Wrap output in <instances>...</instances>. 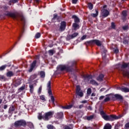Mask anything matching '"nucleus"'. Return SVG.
Returning <instances> with one entry per match:
<instances>
[{"mask_svg":"<svg viewBox=\"0 0 129 129\" xmlns=\"http://www.w3.org/2000/svg\"><path fill=\"white\" fill-rule=\"evenodd\" d=\"M40 77L41 78H45V72H43V71L40 72Z\"/></svg>","mask_w":129,"mask_h":129,"instance_id":"7c9ffc66","label":"nucleus"},{"mask_svg":"<svg viewBox=\"0 0 129 129\" xmlns=\"http://www.w3.org/2000/svg\"><path fill=\"white\" fill-rule=\"evenodd\" d=\"M116 126H119V123H117V124L115 126V127H116Z\"/></svg>","mask_w":129,"mask_h":129,"instance_id":"774afa93","label":"nucleus"},{"mask_svg":"<svg viewBox=\"0 0 129 129\" xmlns=\"http://www.w3.org/2000/svg\"><path fill=\"white\" fill-rule=\"evenodd\" d=\"M35 1L36 2V3L37 4H39V2H40V0H35Z\"/></svg>","mask_w":129,"mask_h":129,"instance_id":"338daca9","label":"nucleus"},{"mask_svg":"<svg viewBox=\"0 0 129 129\" xmlns=\"http://www.w3.org/2000/svg\"><path fill=\"white\" fill-rule=\"evenodd\" d=\"M7 67L8 66L7 64L1 66L0 67V71H3V70H5Z\"/></svg>","mask_w":129,"mask_h":129,"instance_id":"c756f323","label":"nucleus"},{"mask_svg":"<svg viewBox=\"0 0 129 129\" xmlns=\"http://www.w3.org/2000/svg\"><path fill=\"white\" fill-rule=\"evenodd\" d=\"M40 37H41V34L40 33H37L36 35H35V38L36 39H39V38H40Z\"/></svg>","mask_w":129,"mask_h":129,"instance_id":"ea45409f","label":"nucleus"},{"mask_svg":"<svg viewBox=\"0 0 129 129\" xmlns=\"http://www.w3.org/2000/svg\"><path fill=\"white\" fill-rule=\"evenodd\" d=\"M76 61H72L70 63V64L71 65V67L66 65H60L58 66V69L59 70H60V71H66L67 72H71V71H72L73 69L72 67H74V66H76Z\"/></svg>","mask_w":129,"mask_h":129,"instance_id":"f03ea898","label":"nucleus"},{"mask_svg":"<svg viewBox=\"0 0 129 129\" xmlns=\"http://www.w3.org/2000/svg\"><path fill=\"white\" fill-rule=\"evenodd\" d=\"M25 88H26V87H25V86H22V87L19 89V92H21V91H23V90H24Z\"/></svg>","mask_w":129,"mask_h":129,"instance_id":"58836bf2","label":"nucleus"},{"mask_svg":"<svg viewBox=\"0 0 129 129\" xmlns=\"http://www.w3.org/2000/svg\"><path fill=\"white\" fill-rule=\"evenodd\" d=\"M36 64H37V60H34L30 65V68L29 70V72H32L34 69L36 67Z\"/></svg>","mask_w":129,"mask_h":129,"instance_id":"4468645a","label":"nucleus"},{"mask_svg":"<svg viewBox=\"0 0 129 129\" xmlns=\"http://www.w3.org/2000/svg\"><path fill=\"white\" fill-rule=\"evenodd\" d=\"M38 119H41L42 118H44V117H43V116L42 115V113H39L38 114Z\"/></svg>","mask_w":129,"mask_h":129,"instance_id":"c9c22d12","label":"nucleus"},{"mask_svg":"<svg viewBox=\"0 0 129 129\" xmlns=\"http://www.w3.org/2000/svg\"><path fill=\"white\" fill-rule=\"evenodd\" d=\"M14 111H15V107H14V106H11L9 110V113H13V112H14Z\"/></svg>","mask_w":129,"mask_h":129,"instance_id":"393cba45","label":"nucleus"},{"mask_svg":"<svg viewBox=\"0 0 129 129\" xmlns=\"http://www.w3.org/2000/svg\"><path fill=\"white\" fill-rule=\"evenodd\" d=\"M104 77V76L103 74H101L97 78V80H98V81H102Z\"/></svg>","mask_w":129,"mask_h":129,"instance_id":"412c9836","label":"nucleus"},{"mask_svg":"<svg viewBox=\"0 0 129 129\" xmlns=\"http://www.w3.org/2000/svg\"><path fill=\"white\" fill-rule=\"evenodd\" d=\"M101 15L103 18H106L109 15V12L105 9H103L101 10Z\"/></svg>","mask_w":129,"mask_h":129,"instance_id":"9d476101","label":"nucleus"},{"mask_svg":"<svg viewBox=\"0 0 129 129\" xmlns=\"http://www.w3.org/2000/svg\"><path fill=\"white\" fill-rule=\"evenodd\" d=\"M19 0H12V2L14 4H16V3H18V1Z\"/></svg>","mask_w":129,"mask_h":129,"instance_id":"4d7b16f0","label":"nucleus"},{"mask_svg":"<svg viewBox=\"0 0 129 129\" xmlns=\"http://www.w3.org/2000/svg\"><path fill=\"white\" fill-rule=\"evenodd\" d=\"M83 129H93L92 127L89 126V127H87V126H84L83 127Z\"/></svg>","mask_w":129,"mask_h":129,"instance_id":"09e8293b","label":"nucleus"},{"mask_svg":"<svg viewBox=\"0 0 129 129\" xmlns=\"http://www.w3.org/2000/svg\"><path fill=\"white\" fill-rule=\"evenodd\" d=\"M91 84H93V85H98V84L96 81H94V80H91L90 81Z\"/></svg>","mask_w":129,"mask_h":129,"instance_id":"cd10ccee","label":"nucleus"},{"mask_svg":"<svg viewBox=\"0 0 129 129\" xmlns=\"http://www.w3.org/2000/svg\"><path fill=\"white\" fill-rule=\"evenodd\" d=\"M110 100V98L109 97H106L104 100V102H107V101H109Z\"/></svg>","mask_w":129,"mask_h":129,"instance_id":"79ce46f5","label":"nucleus"},{"mask_svg":"<svg viewBox=\"0 0 129 129\" xmlns=\"http://www.w3.org/2000/svg\"><path fill=\"white\" fill-rule=\"evenodd\" d=\"M88 7L89 10H92V9H93V5H92L91 3H89L88 4Z\"/></svg>","mask_w":129,"mask_h":129,"instance_id":"72a5a7b5","label":"nucleus"},{"mask_svg":"<svg viewBox=\"0 0 129 129\" xmlns=\"http://www.w3.org/2000/svg\"><path fill=\"white\" fill-rule=\"evenodd\" d=\"M15 127H20V126H26L27 122L24 120H20L15 121L14 123Z\"/></svg>","mask_w":129,"mask_h":129,"instance_id":"423d86ee","label":"nucleus"},{"mask_svg":"<svg viewBox=\"0 0 129 129\" xmlns=\"http://www.w3.org/2000/svg\"><path fill=\"white\" fill-rule=\"evenodd\" d=\"M39 58H40L39 55H36L35 57V59H39Z\"/></svg>","mask_w":129,"mask_h":129,"instance_id":"0e129e2a","label":"nucleus"},{"mask_svg":"<svg viewBox=\"0 0 129 129\" xmlns=\"http://www.w3.org/2000/svg\"><path fill=\"white\" fill-rule=\"evenodd\" d=\"M30 87V90L31 93H33V91H34V85H30L29 86Z\"/></svg>","mask_w":129,"mask_h":129,"instance_id":"2f4dec72","label":"nucleus"},{"mask_svg":"<svg viewBox=\"0 0 129 129\" xmlns=\"http://www.w3.org/2000/svg\"><path fill=\"white\" fill-rule=\"evenodd\" d=\"M6 75H7V77H12V76H13L14 75V74L13 72L9 71L8 72H7V73L6 74Z\"/></svg>","mask_w":129,"mask_h":129,"instance_id":"4be33fe9","label":"nucleus"},{"mask_svg":"<svg viewBox=\"0 0 129 129\" xmlns=\"http://www.w3.org/2000/svg\"><path fill=\"white\" fill-rule=\"evenodd\" d=\"M94 118H96V115L95 114L87 116V120H92V119H94Z\"/></svg>","mask_w":129,"mask_h":129,"instance_id":"f3484780","label":"nucleus"},{"mask_svg":"<svg viewBox=\"0 0 129 129\" xmlns=\"http://www.w3.org/2000/svg\"><path fill=\"white\" fill-rule=\"evenodd\" d=\"M104 98V96H100L99 98V100H102Z\"/></svg>","mask_w":129,"mask_h":129,"instance_id":"13d9d810","label":"nucleus"},{"mask_svg":"<svg viewBox=\"0 0 129 129\" xmlns=\"http://www.w3.org/2000/svg\"><path fill=\"white\" fill-rule=\"evenodd\" d=\"M83 77L84 79V80H89V79H92V76L91 75H83Z\"/></svg>","mask_w":129,"mask_h":129,"instance_id":"6ab92c4d","label":"nucleus"},{"mask_svg":"<svg viewBox=\"0 0 129 129\" xmlns=\"http://www.w3.org/2000/svg\"><path fill=\"white\" fill-rule=\"evenodd\" d=\"M47 128L48 129H54V126L52 124H48L47 125Z\"/></svg>","mask_w":129,"mask_h":129,"instance_id":"f704fd0d","label":"nucleus"},{"mask_svg":"<svg viewBox=\"0 0 129 129\" xmlns=\"http://www.w3.org/2000/svg\"><path fill=\"white\" fill-rule=\"evenodd\" d=\"M125 127L126 129L128 128V127H129V122L125 124Z\"/></svg>","mask_w":129,"mask_h":129,"instance_id":"603ef678","label":"nucleus"},{"mask_svg":"<svg viewBox=\"0 0 129 129\" xmlns=\"http://www.w3.org/2000/svg\"><path fill=\"white\" fill-rule=\"evenodd\" d=\"M127 67H129V63H123L121 66L122 75L125 77H128V78H129V71H124L123 70L125 68H127Z\"/></svg>","mask_w":129,"mask_h":129,"instance_id":"20e7f679","label":"nucleus"},{"mask_svg":"<svg viewBox=\"0 0 129 129\" xmlns=\"http://www.w3.org/2000/svg\"><path fill=\"white\" fill-rule=\"evenodd\" d=\"M37 77H38V75L34 74L30 76V77L28 80V81L29 82H34V83H36L38 80H36L35 79H36V78H37Z\"/></svg>","mask_w":129,"mask_h":129,"instance_id":"1a4fd4ad","label":"nucleus"},{"mask_svg":"<svg viewBox=\"0 0 129 129\" xmlns=\"http://www.w3.org/2000/svg\"><path fill=\"white\" fill-rule=\"evenodd\" d=\"M91 16L94 18H96V17L98 16V11H97V10H96V14H92Z\"/></svg>","mask_w":129,"mask_h":129,"instance_id":"473e14b6","label":"nucleus"},{"mask_svg":"<svg viewBox=\"0 0 129 129\" xmlns=\"http://www.w3.org/2000/svg\"><path fill=\"white\" fill-rule=\"evenodd\" d=\"M89 44H92V45H93V44H96L97 46H101V42L98 40H93L89 41Z\"/></svg>","mask_w":129,"mask_h":129,"instance_id":"9b49d317","label":"nucleus"},{"mask_svg":"<svg viewBox=\"0 0 129 129\" xmlns=\"http://www.w3.org/2000/svg\"><path fill=\"white\" fill-rule=\"evenodd\" d=\"M73 4H76L77 3V0H72Z\"/></svg>","mask_w":129,"mask_h":129,"instance_id":"e2e57ef3","label":"nucleus"},{"mask_svg":"<svg viewBox=\"0 0 129 129\" xmlns=\"http://www.w3.org/2000/svg\"><path fill=\"white\" fill-rule=\"evenodd\" d=\"M126 15H127L126 11H122V16L123 17H124V18H125V17H126Z\"/></svg>","mask_w":129,"mask_h":129,"instance_id":"e433bc0d","label":"nucleus"},{"mask_svg":"<svg viewBox=\"0 0 129 129\" xmlns=\"http://www.w3.org/2000/svg\"><path fill=\"white\" fill-rule=\"evenodd\" d=\"M56 19H58V15H57V14H54L53 15V20H56Z\"/></svg>","mask_w":129,"mask_h":129,"instance_id":"3c124183","label":"nucleus"},{"mask_svg":"<svg viewBox=\"0 0 129 129\" xmlns=\"http://www.w3.org/2000/svg\"><path fill=\"white\" fill-rule=\"evenodd\" d=\"M6 15L8 17H11L13 19H15V20L18 21V22H19V23H20L22 26L23 30H24V27H25V24H26V20H25V18L23 15L21 14L13 13L11 12L7 13Z\"/></svg>","mask_w":129,"mask_h":129,"instance_id":"f257e3e1","label":"nucleus"},{"mask_svg":"<svg viewBox=\"0 0 129 129\" xmlns=\"http://www.w3.org/2000/svg\"><path fill=\"white\" fill-rule=\"evenodd\" d=\"M114 97L116 98L117 99H118L119 100H122V96L118 94H115L114 95Z\"/></svg>","mask_w":129,"mask_h":129,"instance_id":"5701e85b","label":"nucleus"},{"mask_svg":"<svg viewBox=\"0 0 129 129\" xmlns=\"http://www.w3.org/2000/svg\"><path fill=\"white\" fill-rule=\"evenodd\" d=\"M111 125L107 123L105 125L103 129H111Z\"/></svg>","mask_w":129,"mask_h":129,"instance_id":"b1692460","label":"nucleus"},{"mask_svg":"<svg viewBox=\"0 0 129 129\" xmlns=\"http://www.w3.org/2000/svg\"><path fill=\"white\" fill-rule=\"evenodd\" d=\"M76 94L80 96V97H83V91L81 90L79 86H76Z\"/></svg>","mask_w":129,"mask_h":129,"instance_id":"6e6552de","label":"nucleus"},{"mask_svg":"<svg viewBox=\"0 0 129 129\" xmlns=\"http://www.w3.org/2000/svg\"><path fill=\"white\" fill-rule=\"evenodd\" d=\"M40 99H41V100H44V101H45V100H46L45 99V96H44V95H41V96H40Z\"/></svg>","mask_w":129,"mask_h":129,"instance_id":"c03bdc74","label":"nucleus"},{"mask_svg":"<svg viewBox=\"0 0 129 129\" xmlns=\"http://www.w3.org/2000/svg\"><path fill=\"white\" fill-rule=\"evenodd\" d=\"M81 103H87V100H84V101H82L81 102Z\"/></svg>","mask_w":129,"mask_h":129,"instance_id":"052dcab7","label":"nucleus"},{"mask_svg":"<svg viewBox=\"0 0 129 129\" xmlns=\"http://www.w3.org/2000/svg\"><path fill=\"white\" fill-rule=\"evenodd\" d=\"M103 118L105 120H108L109 121H112L113 120H115V119H119L121 117H122V115H119L118 116H116L115 115H107L106 114L103 115Z\"/></svg>","mask_w":129,"mask_h":129,"instance_id":"7ed1b4c3","label":"nucleus"},{"mask_svg":"<svg viewBox=\"0 0 129 129\" xmlns=\"http://www.w3.org/2000/svg\"><path fill=\"white\" fill-rule=\"evenodd\" d=\"M87 93L88 95H90L91 94V88H88L87 89Z\"/></svg>","mask_w":129,"mask_h":129,"instance_id":"4c0bfd02","label":"nucleus"},{"mask_svg":"<svg viewBox=\"0 0 129 129\" xmlns=\"http://www.w3.org/2000/svg\"><path fill=\"white\" fill-rule=\"evenodd\" d=\"M100 113L102 115V117H103V115H105V114H106L103 111H101L100 112Z\"/></svg>","mask_w":129,"mask_h":129,"instance_id":"864d4df0","label":"nucleus"},{"mask_svg":"<svg viewBox=\"0 0 129 129\" xmlns=\"http://www.w3.org/2000/svg\"><path fill=\"white\" fill-rule=\"evenodd\" d=\"M28 125L29 126V127H33V123L29 122H28Z\"/></svg>","mask_w":129,"mask_h":129,"instance_id":"49530a36","label":"nucleus"},{"mask_svg":"<svg viewBox=\"0 0 129 129\" xmlns=\"http://www.w3.org/2000/svg\"><path fill=\"white\" fill-rule=\"evenodd\" d=\"M21 83H22V79H17L14 82L13 84L15 87H18L19 85H21Z\"/></svg>","mask_w":129,"mask_h":129,"instance_id":"f8f14e48","label":"nucleus"},{"mask_svg":"<svg viewBox=\"0 0 129 129\" xmlns=\"http://www.w3.org/2000/svg\"><path fill=\"white\" fill-rule=\"evenodd\" d=\"M77 36H78V33L75 32L72 35H68L67 39L69 40H71V39H74V38L77 37Z\"/></svg>","mask_w":129,"mask_h":129,"instance_id":"2eb2a0df","label":"nucleus"},{"mask_svg":"<svg viewBox=\"0 0 129 129\" xmlns=\"http://www.w3.org/2000/svg\"><path fill=\"white\" fill-rule=\"evenodd\" d=\"M72 18L74 19L75 23H79V19L78 17H77V16L74 15L72 16Z\"/></svg>","mask_w":129,"mask_h":129,"instance_id":"a878e982","label":"nucleus"},{"mask_svg":"<svg viewBox=\"0 0 129 129\" xmlns=\"http://www.w3.org/2000/svg\"><path fill=\"white\" fill-rule=\"evenodd\" d=\"M49 54L51 55L52 56V55H53L54 54V50H50L48 51Z\"/></svg>","mask_w":129,"mask_h":129,"instance_id":"a18cd8bd","label":"nucleus"},{"mask_svg":"<svg viewBox=\"0 0 129 129\" xmlns=\"http://www.w3.org/2000/svg\"><path fill=\"white\" fill-rule=\"evenodd\" d=\"M66 28V22L62 21L60 23V26L59 27L60 32H63Z\"/></svg>","mask_w":129,"mask_h":129,"instance_id":"ddd939ff","label":"nucleus"},{"mask_svg":"<svg viewBox=\"0 0 129 129\" xmlns=\"http://www.w3.org/2000/svg\"><path fill=\"white\" fill-rule=\"evenodd\" d=\"M0 80L1 81H7V78L4 76H0Z\"/></svg>","mask_w":129,"mask_h":129,"instance_id":"c85d7f7f","label":"nucleus"},{"mask_svg":"<svg viewBox=\"0 0 129 129\" xmlns=\"http://www.w3.org/2000/svg\"><path fill=\"white\" fill-rule=\"evenodd\" d=\"M82 40H84L85 39H86V35H84L81 38Z\"/></svg>","mask_w":129,"mask_h":129,"instance_id":"bf43d9fd","label":"nucleus"},{"mask_svg":"<svg viewBox=\"0 0 129 129\" xmlns=\"http://www.w3.org/2000/svg\"><path fill=\"white\" fill-rule=\"evenodd\" d=\"M123 44H127L128 43V41L127 40L124 39L123 41Z\"/></svg>","mask_w":129,"mask_h":129,"instance_id":"5fc2aeb1","label":"nucleus"},{"mask_svg":"<svg viewBox=\"0 0 129 129\" xmlns=\"http://www.w3.org/2000/svg\"><path fill=\"white\" fill-rule=\"evenodd\" d=\"M113 52L114 53H115L116 54H117V53H118V49H117V48L114 49Z\"/></svg>","mask_w":129,"mask_h":129,"instance_id":"8fccbe9b","label":"nucleus"},{"mask_svg":"<svg viewBox=\"0 0 129 129\" xmlns=\"http://www.w3.org/2000/svg\"><path fill=\"white\" fill-rule=\"evenodd\" d=\"M96 94L94 93H92L91 96H95Z\"/></svg>","mask_w":129,"mask_h":129,"instance_id":"69168bd1","label":"nucleus"},{"mask_svg":"<svg viewBox=\"0 0 129 129\" xmlns=\"http://www.w3.org/2000/svg\"><path fill=\"white\" fill-rule=\"evenodd\" d=\"M122 29H123V30H124L125 31L126 30H128V26H123L122 27Z\"/></svg>","mask_w":129,"mask_h":129,"instance_id":"de8ad7c7","label":"nucleus"},{"mask_svg":"<svg viewBox=\"0 0 129 129\" xmlns=\"http://www.w3.org/2000/svg\"><path fill=\"white\" fill-rule=\"evenodd\" d=\"M7 108H8V105H5L4 106V109H7Z\"/></svg>","mask_w":129,"mask_h":129,"instance_id":"680f3d73","label":"nucleus"},{"mask_svg":"<svg viewBox=\"0 0 129 129\" xmlns=\"http://www.w3.org/2000/svg\"><path fill=\"white\" fill-rule=\"evenodd\" d=\"M64 129H72V127H71L69 126H64Z\"/></svg>","mask_w":129,"mask_h":129,"instance_id":"6e6d98bb","label":"nucleus"},{"mask_svg":"<svg viewBox=\"0 0 129 129\" xmlns=\"http://www.w3.org/2000/svg\"><path fill=\"white\" fill-rule=\"evenodd\" d=\"M62 109H70V108H72L73 107V105H69L67 106H61L60 107Z\"/></svg>","mask_w":129,"mask_h":129,"instance_id":"a211bd4d","label":"nucleus"},{"mask_svg":"<svg viewBox=\"0 0 129 129\" xmlns=\"http://www.w3.org/2000/svg\"><path fill=\"white\" fill-rule=\"evenodd\" d=\"M53 114H54V112L53 111L46 112L44 114L43 118H44L45 120H49L53 116Z\"/></svg>","mask_w":129,"mask_h":129,"instance_id":"0eeeda50","label":"nucleus"},{"mask_svg":"<svg viewBox=\"0 0 129 129\" xmlns=\"http://www.w3.org/2000/svg\"><path fill=\"white\" fill-rule=\"evenodd\" d=\"M119 89H120V90L123 92H125V93L129 92V89L128 88H125V87L121 88H119Z\"/></svg>","mask_w":129,"mask_h":129,"instance_id":"aec40b11","label":"nucleus"},{"mask_svg":"<svg viewBox=\"0 0 129 129\" xmlns=\"http://www.w3.org/2000/svg\"><path fill=\"white\" fill-rule=\"evenodd\" d=\"M47 90L49 95H50L51 100L52 103H54V96H52V90H51V81H49L47 84Z\"/></svg>","mask_w":129,"mask_h":129,"instance_id":"39448f33","label":"nucleus"},{"mask_svg":"<svg viewBox=\"0 0 129 129\" xmlns=\"http://www.w3.org/2000/svg\"><path fill=\"white\" fill-rule=\"evenodd\" d=\"M63 112H57L55 114V117L57 119H60L63 117Z\"/></svg>","mask_w":129,"mask_h":129,"instance_id":"dca6fc26","label":"nucleus"},{"mask_svg":"<svg viewBox=\"0 0 129 129\" xmlns=\"http://www.w3.org/2000/svg\"><path fill=\"white\" fill-rule=\"evenodd\" d=\"M41 92H42V86H40L38 90V93L39 95L41 94Z\"/></svg>","mask_w":129,"mask_h":129,"instance_id":"a19ab883","label":"nucleus"},{"mask_svg":"<svg viewBox=\"0 0 129 129\" xmlns=\"http://www.w3.org/2000/svg\"><path fill=\"white\" fill-rule=\"evenodd\" d=\"M111 25V27L112 29H115V24H114V22H112Z\"/></svg>","mask_w":129,"mask_h":129,"instance_id":"37998d69","label":"nucleus"},{"mask_svg":"<svg viewBox=\"0 0 129 129\" xmlns=\"http://www.w3.org/2000/svg\"><path fill=\"white\" fill-rule=\"evenodd\" d=\"M73 28H74V30H77V29H79V26L76 23H74L73 24Z\"/></svg>","mask_w":129,"mask_h":129,"instance_id":"bb28decb","label":"nucleus"}]
</instances>
